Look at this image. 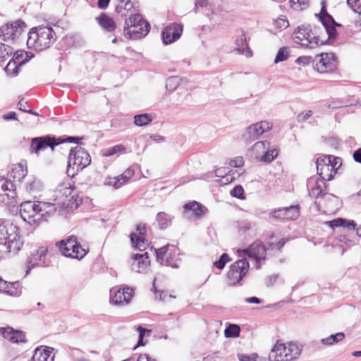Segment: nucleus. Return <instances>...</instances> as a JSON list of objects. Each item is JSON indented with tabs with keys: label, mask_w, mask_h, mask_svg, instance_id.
Instances as JSON below:
<instances>
[{
	"label": "nucleus",
	"mask_w": 361,
	"mask_h": 361,
	"mask_svg": "<svg viewBox=\"0 0 361 361\" xmlns=\"http://www.w3.org/2000/svg\"><path fill=\"white\" fill-rule=\"evenodd\" d=\"M23 245L19 228L10 221L0 222V257L17 253Z\"/></svg>",
	"instance_id": "nucleus-1"
},
{
	"label": "nucleus",
	"mask_w": 361,
	"mask_h": 361,
	"mask_svg": "<svg viewBox=\"0 0 361 361\" xmlns=\"http://www.w3.org/2000/svg\"><path fill=\"white\" fill-rule=\"evenodd\" d=\"M56 210L55 204L47 202L26 201L20 204V214L22 219L30 224L39 223L42 219L54 214Z\"/></svg>",
	"instance_id": "nucleus-2"
},
{
	"label": "nucleus",
	"mask_w": 361,
	"mask_h": 361,
	"mask_svg": "<svg viewBox=\"0 0 361 361\" xmlns=\"http://www.w3.org/2000/svg\"><path fill=\"white\" fill-rule=\"evenodd\" d=\"M56 39V35L51 26L39 25L29 31L27 45L30 49L41 51L50 47Z\"/></svg>",
	"instance_id": "nucleus-3"
},
{
	"label": "nucleus",
	"mask_w": 361,
	"mask_h": 361,
	"mask_svg": "<svg viewBox=\"0 0 361 361\" xmlns=\"http://www.w3.org/2000/svg\"><path fill=\"white\" fill-rule=\"evenodd\" d=\"M302 346L295 342L277 341L269 355V361H294L301 355Z\"/></svg>",
	"instance_id": "nucleus-4"
},
{
	"label": "nucleus",
	"mask_w": 361,
	"mask_h": 361,
	"mask_svg": "<svg viewBox=\"0 0 361 361\" xmlns=\"http://www.w3.org/2000/svg\"><path fill=\"white\" fill-rule=\"evenodd\" d=\"M293 39L295 43L309 49L324 44L327 40L320 35H317L316 30L314 32L310 25L299 26L294 31Z\"/></svg>",
	"instance_id": "nucleus-5"
},
{
	"label": "nucleus",
	"mask_w": 361,
	"mask_h": 361,
	"mask_svg": "<svg viewBox=\"0 0 361 361\" xmlns=\"http://www.w3.org/2000/svg\"><path fill=\"white\" fill-rule=\"evenodd\" d=\"M90 162V156L84 148L77 146L71 149L67 166L68 176L74 177L79 171L87 167Z\"/></svg>",
	"instance_id": "nucleus-6"
},
{
	"label": "nucleus",
	"mask_w": 361,
	"mask_h": 361,
	"mask_svg": "<svg viewBox=\"0 0 361 361\" xmlns=\"http://www.w3.org/2000/svg\"><path fill=\"white\" fill-rule=\"evenodd\" d=\"M149 24L140 13L130 15L126 19L124 31L130 39H140L147 35L149 31Z\"/></svg>",
	"instance_id": "nucleus-7"
},
{
	"label": "nucleus",
	"mask_w": 361,
	"mask_h": 361,
	"mask_svg": "<svg viewBox=\"0 0 361 361\" xmlns=\"http://www.w3.org/2000/svg\"><path fill=\"white\" fill-rule=\"evenodd\" d=\"M316 164L317 173L322 180H331L341 166V160L333 155H324L317 159Z\"/></svg>",
	"instance_id": "nucleus-8"
},
{
	"label": "nucleus",
	"mask_w": 361,
	"mask_h": 361,
	"mask_svg": "<svg viewBox=\"0 0 361 361\" xmlns=\"http://www.w3.org/2000/svg\"><path fill=\"white\" fill-rule=\"evenodd\" d=\"M56 246L59 249L63 255L67 257L80 259L83 258L87 250L77 241L74 235H71L65 240L56 243Z\"/></svg>",
	"instance_id": "nucleus-9"
},
{
	"label": "nucleus",
	"mask_w": 361,
	"mask_h": 361,
	"mask_svg": "<svg viewBox=\"0 0 361 361\" xmlns=\"http://www.w3.org/2000/svg\"><path fill=\"white\" fill-rule=\"evenodd\" d=\"M79 140V137L71 136L67 137L64 140L56 139L50 135L37 137L32 139L30 150L32 153L38 154L40 151L45 149L48 147L53 149L55 146L63 142L78 143Z\"/></svg>",
	"instance_id": "nucleus-10"
},
{
	"label": "nucleus",
	"mask_w": 361,
	"mask_h": 361,
	"mask_svg": "<svg viewBox=\"0 0 361 361\" xmlns=\"http://www.w3.org/2000/svg\"><path fill=\"white\" fill-rule=\"evenodd\" d=\"M249 268L250 264L246 259H239L233 263L227 274L228 285L234 286L239 284L246 276Z\"/></svg>",
	"instance_id": "nucleus-11"
},
{
	"label": "nucleus",
	"mask_w": 361,
	"mask_h": 361,
	"mask_svg": "<svg viewBox=\"0 0 361 361\" xmlns=\"http://www.w3.org/2000/svg\"><path fill=\"white\" fill-rule=\"evenodd\" d=\"M322 6L319 14L315 16L322 24V30L328 35V39H335L337 36L336 27H341L342 25L335 21L334 18L327 12L325 2L322 1Z\"/></svg>",
	"instance_id": "nucleus-12"
},
{
	"label": "nucleus",
	"mask_w": 361,
	"mask_h": 361,
	"mask_svg": "<svg viewBox=\"0 0 361 361\" xmlns=\"http://www.w3.org/2000/svg\"><path fill=\"white\" fill-rule=\"evenodd\" d=\"M272 128V124L267 121H262L248 126L243 134V139L247 143L257 140L264 133Z\"/></svg>",
	"instance_id": "nucleus-13"
},
{
	"label": "nucleus",
	"mask_w": 361,
	"mask_h": 361,
	"mask_svg": "<svg viewBox=\"0 0 361 361\" xmlns=\"http://www.w3.org/2000/svg\"><path fill=\"white\" fill-rule=\"evenodd\" d=\"M314 70L320 73L331 72L336 68L335 56L332 53L317 54L313 61Z\"/></svg>",
	"instance_id": "nucleus-14"
},
{
	"label": "nucleus",
	"mask_w": 361,
	"mask_h": 361,
	"mask_svg": "<svg viewBox=\"0 0 361 361\" xmlns=\"http://www.w3.org/2000/svg\"><path fill=\"white\" fill-rule=\"evenodd\" d=\"M16 197L14 183L4 176H0V203L12 206L16 202Z\"/></svg>",
	"instance_id": "nucleus-15"
},
{
	"label": "nucleus",
	"mask_w": 361,
	"mask_h": 361,
	"mask_svg": "<svg viewBox=\"0 0 361 361\" xmlns=\"http://www.w3.org/2000/svg\"><path fill=\"white\" fill-rule=\"evenodd\" d=\"M242 252L250 258L255 260L257 269L260 268L261 262H264L267 258V248L263 243L259 240L254 241L247 248L243 250Z\"/></svg>",
	"instance_id": "nucleus-16"
},
{
	"label": "nucleus",
	"mask_w": 361,
	"mask_h": 361,
	"mask_svg": "<svg viewBox=\"0 0 361 361\" xmlns=\"http://www.w3.org/2000/svg\"><path fill=\"white\" fill-rule=\"evenodd\" d=\"M25 23L22 20H17L13 23H7L0 27V35L4 37L15 39L24 31Z\"/></svg>",
	"instance_id": "nucleus-17"
},
{
	"label": "nucleus",
	"mask_w": 361,
	"mask_h": 361,
	"mask_svg": "<svg viewBox=\"0 0 361 361\" xmlns=\"http://www.w3.org/2000/svg\"><path fill=\"white\" fill-rule=\"evenodd\" d=\"M110 302L115 305H127L133 295V290L126 287L123 289L112 288L110 290Z\"/></svg>",
	"instance_id": "nucleus-18"
},
{
	"label": "nucleus",
	"mask_w": 361,
	"mask_h": 361,
	"mask_svg": "<svg viewBox=\"0 0 361 361\" xmlns=\"http://www.w3.org/2000/svg\"><path fill=\"white\" fill-rule=\"evenodd\" d=\"M183 32V26L178 23H173L162 31V40L165 44L174 42L180 38Z\"/></svg>",
	"instance_id": "nucleus-19"
},
{
	"label": "nucleus",
	"mask_w": 361,
	"mask_h": 361,
	"mask_svg": "<svg viewBox=\"0 0 361 361\" xmlns=\"http://www.w3.org/2000/svg\"><path fill=\"white\" fill-rule=\"evenodd\" d=\"M150 266V260L148 252L144 254H135L133 256L131 269L137 273H146Z\"/></svg>",
	"instance_id": "nucleus-20"
},
{
	"label": "nucleus",
	"mask_w": 361,
	"mask_h": 361,
	"mask_svg": "<svg viewBox=\"0 0 361 361\" xmlns=\"http://www.w3.org/2000/svg\"><path fill=\"white\" fill-rule=\"evenodd\" d=\"M0 334L6 339L16 343H25V335L22 331L14 330L10 326L1 327Z\"/></svg>",
	"instance_id": "nucleus-21"
},
{
	"label": "nucleus",
	"mask_w": 361,
	"mask_h": 361,
	"mask_svg": "<svg viewBox=\"0 0 361 361\" xmlns=\"http://www.w3.org/2000/svg\"><path fill=\"white\" fill-rule=\"evenodd\" d=\"M325 185L324 180H317L314 178H310L307 181V188L309 195L314 198L324 197L328 195L326 192L323 190V186ZM331 196V195H329Z\"/></svg>",
	"instance_id": "nucleus-22"
},
{
	"label": "nucleus",
	"mask_w": 361,
	"mask_h": 361,
	"mask_svg": "<svg viewBox=\"0 0 361 361\" xmlns=\"http://www.w3.org/2000/svg\"><path fill=\"white\" fill-rule=\"evenodd\" d=\"M169 248H172L174 250L173 246H171L169 245H165L158 250H155L157 260L161 264H164L166 266H169L173 269H176L179 267V264L177 262L171 263V257L170 253L168 252Z\"/></svg>",
	"instance_id": "nucleus-23"
},
{
	"label": "nucleus",
	"mask_w": 361,
	"mask_h": 361,
	"mask_svg": "<svg viewBox=\"0 0 361 361\" xmlns=\"http://www.w3.org/2000/svg\"><path fill=\"white\" fill-rule=\"evenodd\" d=\"M133 175V169L129 167L121 175L114 178H109L106 181V185H112L114 188L118 189L132 178Z\"/></svg>",
	"instance_id": "nucleus-24"
},
{
	"label": "nucleus",
	"mask_w": 361,
	"mask_h": 361,
	"mask_svg": "<svg viewBox=\"0 0 361 361\" xmlns=\"http://www.w3.org/2000/svg\"><path fill=\"white\" fill-rule=\"evenodd\" d=\"M23 188L25 192L35 196L36 194L42 190L43 183L38 178L30 176L27 178Z\"/></svg>",
	"instance_id": "nucleus-25"
},
{
	"label": "nucleus",
	"mask_w": 361,
	"mask_h": 361,
	"mask_svg": "<svg viewBox=\"0 0 361 361\" xmlns=\"http://www.w3.org/2000/svg\"><path fill=\"white\" fill-rule=\"evenodd\" d=\"M0 292L11 296H19L21 295L22 290L18 281L8 283L0 279Z\"/></svg>",
	"instance_id": "nucleus-26"
},
{
	"label": "nucleus",
	"mask_w": 361,
	"mask_h": 361,
	"mask_svg": "<svg viewBox=\"0 0 361 361\" xmlns=\"http://www.w3.org/2000/svg\"><path fill=\"white\" fill-rule=\"evenodd\" d=\"M51 350L53 348H37L32 357V361H54V355H51Z\"/></svg>",
	"instance_id": "nucleus-27"
},
{
	"label": "nucleus",
	"mask_w": 361,
	"mask_h": 361,
	"mask_svg": "<svg viewBox=\"0 0 361 361\" xmlns=\"http://www.w3.org/2000/svg\"><path fill=\"white\" fill-rule=\"evenodd\" d=\"M235 46V49L239 54L245 55L247 57L252 56V51L246 42V38L244 34L240 35L236 38Z\"/></svg>",
	"instance_id": "nucleus-28"
},
{
	"label": "nucleus",
	"mask_w": 361,
	"mask_h": 361,
	"mask_svg": "<svg viewBox=\"0 0 361 361\" xmlns=\"http://www.w3.org/2000/svg\"><path fill=\"white\" fill-rule=\"evenodd\" d=\"M96 19L99 25L107 32H113L116 27L114 20L111 17L108 16L106 13H102Z\"/></svg>",
	"instance_id": "nucleus-29"
},
{
	"label": "nucleus",
	"mask_w": 361,
	"mask_h": 361,
	"mask_svg": "<svg viewBox=\"0 0 361 361\" xmlns=\"http://www.w3.org/2000/svg\"><path fill=\"white\" fill-rule=\"evenodd\" d=\"M270 145V142L267 140L258 141L252 145L250 149V152L256 159L259 161L261 156L264 154L265 150L268 149Z\"/></svg>",
	"instance_id": "nucleus-30"
},
{
	"label": "nucleus",
	"mask_w": 361,
	"mask_h": 361,
	"mask_svg": "<svg viewBox=\"0 0 361 361\" xmlns=\"http://www.w3.org/2000/svg\"><path fill=\"white\" fill-rule=\"evenodd\" d=\"M27 174V166L25 164L20 163L16 166L11 171L9 176L13 178L14 180L21 181Z\"/></svg>",
	"instance_id": "nucleus-31"
},
{
	"label": "nucleus",
	"mask_w": 361,
	"mask_h": 361,
	"mask_svg": "<svg viewBox=\"0 0 361 361\" xmlns=\"http://www.w3.org/2000/svg\"><path fill=\"white\" fill-rule=\"evenodd\" d=\"M329 226L334 228L342 227L348 230H355L356 224L353 220H348L342 218H338L329 222Z\"/></svg>",
	"instance_id": "nucleus-32"
},
{
	"label": "nucleus",
	"mask_w": 361,
	"mask_h": 361,
	"mask_svg": "<svg viewBox=\"0 0 361 361\" xmlns=\"http://www.w3.org/2000/svg\"><path fill=\"white\" fill-rule=\"evenodd\" d=\"M173 216L165 212H159L157 214V221L160 229H166L172 222Z\"/></svg>",
	"instance_id": "nucleus-33"
},
{
	"label": "nucleus",
	"mask_w": 361,
	"mask_h": 361,
	"mask_svg": "<svg viewBox=\"0 0 361 361\" xmlns=\"http://www.w3.org/2000/svg\"><path fill=\"white\" fill-rule=\"evenodd\" d=\"M183 207L185 212L191 211L197 216H202L207 210L204 206L195 201L185 204Z\"/></svg>",
	"instance_id": "nucleus-34"
},
{
	"label": "nucleus",
	"mask_w": 361,
	"mask_h": 361,
	"mask_svg": "<svg viewBox=\"0 0 361 361\" xmlns=\"http://www.w3.org/2000/svg\"><path fill=\"white\" fill-rule=\"evenodd\" d=\"M130 240L133 246L140 251L145 250L147 246V241L144 236H140L137 233H131Z\"/></svg>",
	"instance_id": "nucleus-35"
},
{
	"label": "nucleus",
	"mask_w": 361,
	"mask_h": 361,
	"mask_svg": "<svg viewBox=\"0 0 361 361\" xmlns=\"http://www.w3.org/2000/svg\"><path fill=\"white\" fill-rule=\"evenodd\" d=\"M278 156V150L274 147H269L267 149L264 153L259 158V161L263 163H270L274 161Z\"/></svg>",
	"instance_id": "nucleus-36"
},
{
	"label": "nucleus",
	"mask_w": 361,
	"mask_h": 361,
	"mask_svg": "<svg viewBox=\"0 0 361 361\" xmlns=\"http://www.w3.org/2000/svg\"><path fill=\"white\" fill-rule=\"evenodd\" d=\"M345 338V334L342 332L330 335L329 336L321 339V343L325 345H332L341 341Z\"/></svg>",
	"instance_id": "nucleus-37"
},
{
	"label": "nucleus",
	"mask_w": 361,
	"mask_h": 361,
	"mask_svg": "<svg viewBox=\"0 0 361 361\" xmlns=\"http://www.w3.org/2000/svg\"><path fill=\"white\" fill-rule=\"evenodd\" d=\"M47 252H48L47 248L44 247H41L37 250V252H36V255L35 257V259H38L39 262H37L36 264L40 265V264H44V257L47 255ZM35 266V264L32 263L31 260L30 262H28L29 270L30 269H32V267H34Z\"/></svg>",
	"instance_id": "nucleus-38"
},
{
	"label": "nucleus",
	"mask_w": 361,
	"mask_h": 361,
	"mask_svg": "<svg viewBox=\"0 0 361 361\" xmlns=\"http://www.w3.org/2000/svg\"><path fill=\"white\" fill-rule=\"evenodd\" d=\"M286 211V220H294L300 216L299 204L284 207Z\"/></svg>",
	"instance_id": "nucleus-39"
},
{
	"label": "nucleus",
	"mask_w": 361,
	"mask_h": 361,
	"mask_svg": "<svg viewBox=\"0 0 361 361\" xmlns=\"http://www.w3.org/2000/svg\"><path fill=\"white\" fill-rule=\"evenodd\" d=\"M152 117L148 114H142L134 116V124L137 126H145L150 123Z\"/></svg>",
	"instance_id": "nucleus-40"
},
{
	"label": "nucleus",
	"mask_w": 361,
	"mask_h": 361,
	"mask_svg": "<svg viewBox=\"0 0 361 361\" xmlns=\"http://www.w3.org/2000/svg\"><path fill=\"white\" fill-rule=\"evenodd\" d=\"M240 328L238 325L230 324L224 330V336L226 338H235L239 336Z\"/></svg>",
	"instance_id": "nucleus-41"
},
{
	"label": "nucleus",
	"mask_w": 361,
	"mask_h": 361,
	"mask_svg": "<svg viewBox=\"0 0 361 361\" xmlns=\"http://www.w3.org/2000/svg\"><path fill=\"white\" fill-rule=\"evenodd\" d=\"M13 51L11 47L0 43V62H4L9 58Z\"/></svg>",
	"instance_id": "nucleus-42"
},
{
	"label": "nucleus",
	"mask_w": 361,
	"mask_h": 361,
	"mask_svg": "<svg viewBox=\"0 0 361 361\" xmlns=\"http://www.w3.org/2000/svg\"><path fill=\"white\" fill-rule=\"evenodd\" d=\"M269 217L276 220H286V211L284 207L270 210Z\"/></svg>",
	"instance_id": "nucleus-43"
},
{
	"label": "nucleus",
	"mask_w": 361,
	"mask_h": 361,
	"mask_svg": "<svg viewBox=\"0 0 361 361\" xmlns=\"http://www.w3.org/2000/svg\"><path fill=\"white\" fill-rule=\"evenodd\" d=\"M126 150V147L123 145H116L112 147L106 149L103 152L104 157H109L117 153L123 152Z\"/></svg>",
	"instance_id": "nucleus-44"
},
{
	"label": "nucleus",
	"mask_w": 361,
	"mask_h": 361,
	"mask_svg": "<svg viewBox=\"0 0 361 361\" xmlns=\"http://www.w3.org/2000/svg\"><path fill=\"white\" fill-rule=\"evenodd\" d=\"M288 49L287 47H282L278 51L276 56L274 59V63H278L281 61H284L288 58Z\"/></svg>",
	"instance_id": "nucleus-45"
},
{
	"label": "nucleus",
	"mask_w": 361,
	"mask_h": 361,
	"mask_svg": "<svg viewBox=\"0 0 361 361\" xmlns=\"http://www.w3.org/2000/svg\"><path fill=\"white\" fill-rule=\"evenodd\" d=\"M231 196L240 200H245L244 189L240 185L235 186L230 192Z\"/></svg>",
	"instance_id": "nucleus-46"
},
{
	"label": "nucleus",
	"mask_w": 361,
	"mask_h": 361,
	"mask_svg": "<svg viewBox=\"0 0 361 361\" xmlns=\"http://www.w3.org/2000/svg\"><path fill=\"white\" fill-rule=\"evenodd\" d=\"M19 66L16 65V62L13 59H11L5 68V71L8 74L16 75L18 73Z\"/></svg>",
	"instance_id": "nucleus-47"
},
{
	"label": "nucleus",
	"mask_w": 361,
	"mask_h": 361,
	"mask_svg": "<svg viewBox=\"0 0 361 361\" xmlns=\"http://www.w3.org/2000/svg\"><path fill=\"white\" fill-rule=\"evenodd\" d=\"M179 85V79L177 77H170L166 80V88L169 91H173Z\"/></svg>",
	"instance_id": "nucleus-48"
},
{
	"label": "nucleus",
	"mask_w": 361,
	"mask_h": 361,
	"mask_svg": "<svg viewBox=\"0 0 361 361\" xmlns=\"http://www.w3.org/2000/svg\"><path fill=\"white\" fill-rule=\"evenodd\" d=\"M347 4L355 13L361 16V0H347Z\"/></svg>",
	"instance_id": "nucleus-49"
},
{
	"label": "nucleus",
	"mask_w": 361,
	"mask_h": 361,
	"mask_svg": "<svg viewBox=\"0 0 361 361\" xmlns=\"http://www.w3.org/2000/svg\"><path fill=\"white\" fill-rule=\"evenodd\" d=\"M229 259L228 255L226 253H224L221 255L219 260L214 262V265L219 269H223Z\"/></svg>",
	"instance_id": "nucleus-50"
},
{
	"label": "nucleus",
	"mask_w": 361,
	"mask_h": 361,
	"mask_svg": "<svg viewBox=\"0 0 361 361\" xmlns=\"http://www.w3.org/2000/svg\"><path fill=\"white\" fill-rule=\"evenodd\" d=\"M275 27L278 29L283 30L288 26V21L284 17L279 18L274 22Z\"/></svg>",
	"instance_id": "nucleus-51"
},
{
	"label": "nucleus",
	"mask_w": 361,
	"mask_h": 361,
	"mask_svg": "<svg viewBox=\"0 0 361 361\" xmlns=\"http://www.w3.org/2000/svg\"><path fill=\"white\" fill-rule=\"evenodd\" d=\"M252 224L248 221H243L239 224L238 229L240 232L245 233L252 228Z\"/></svg>",
	"instance_id": "nucleus-52"
},
{
	"label": "nucleus",
	"mask_w": 361,
	"mask_h": 361,
	"mask_svg": "<svg viewBox=\"0 0 361 361\" xmlns=\"http://www.w3.org/2000/svg\"><path fill=\"white\" fill-rule=\"evenodd\" d=\"M313 61H314V59H312V56H303L298 57L296 59L295 63L298 65L305 66V65H308L310 63L313 62Z\"/></svg>",
	"instance_id": "nucleus-53"
},
{
	"label": "nucleus",
	"mask_w": 361,
	"mask_h": 361,
	"mask_svg": "<svg viewBox=\"0 0 361 361\" xmlns=\"http://www.w3.org/2000/svg\"><path fill=\"white\" fill-rule=\"evenodd\" d=\"M312 115V111L311 110L302 111L298 114V116L297 117V120L299 123H303L306 120H307Z\"/></svg>",
	"instance_id": "nucleus-54"
},
{
	"label": "nucleus",
	"mask_w": 361,
	"mask_h": 361,
	"mask_svg": "<svg viewBox=\"0 0 361 361\" xmlns=\"http://www.w3.org/2000/svg\"><path fill=\"white\" fill-rule=\"evenodd\" d=\"M238 357L240 361H257L258 356L257 354H252L251 355L238 354Z\"/></svg>",
	"instance_id": "nucleus-55"
},
{
	"label": "nucleus",
	"mask_w": 361,
	"mask_h": 361,
	"mask_svg": "<svg viewBox=\"0 0 361 361\" xmlns=\"http://www.w3.org/2000/svg\"><path fill=\"white\" fill-rule=\"evenodd\" d=\"M201 6V7H206V6H212V4L211 2L209 1V0H195V8H194V11L195 13H197V6Z\"/></svg>",
	"instance_id": "nucleus-56"
},
{
	"label": "nucleus",
	"mask_w": 361,
	"mask_h": 361,
	"mask_svg": "<svg viewBox=\"0 0 361 361\" xmlns=\"http://www.w3.org/2000/svg\"><path fill=\"white\" fill-rule=\"evenodd\" d=\"M244 161L242 157H238L230 161V164L233 167H240L243 165Z\"/></svg>",
	"instance_id": "nucleus-57"
},
{
	"label": "nucleus",
	"mask_w": 361,
	"mask_h": 361,
	"mask_svg": "<svg viewBox=\"0 0 361 361\" xmlns=\"http://www.w3.org/2000/svg\"><path fill=\"white\" fill-rule=\"evenodd\" d=\"M137 331L139 332V339H138V341H137V346H138V345H144L143 337H144L145 334L147 331V330H146V329L142 328V326H139L137 328Z\"/></svg>",
	"instance_id": "nucleus-58"
},
{
	"label": "nucleus",
	"mask_w": 361,
	"mask_h": 361,
	"mask_svg": "<svg viewBox=\"0 0 361 361\" xmlns=\"http://www.w3.org/2000/svg\"><path fill=\"white\" fill-rule=\"evenodd\" d=\"M120 1L121 4H124V6L118 5V7H123L127 11H129L133 7L132 3L129 0H120Z\"/></svg>",
	"instance_id": "nucleus-59"
},
{
	"label": "nucleus",
	"mask_w": 361,
	"mask_h": 361,
	"mask_svg": "<svg viewBox=\"0 0 361 361\" xmlns=\"http://www.w3.org/2000/svg\"><path fill=\"white\" fill-rule=\"evenodd\" d=\"M110 2V0H98L97 6L101 9H105Z\"/></svg>",
	"instance_id": "nucleus-60"
},
{
	"label": "nucleus",
	"mask_w": 361,
	"mask_h": 361,
	"mask_svg": "<svg viewBox=\"0 0 361 361\" xmlns=\"http://www.w3.org/2000/svg\"><path fill=\"white\" fill-rule=\"evenodd\" d=\"M353 158L356 162L361 163V148L354 152Z\"/></svg>",
	"instance_id": "nucleus-61"
},
{
	"label": "nucleus",
	"mask_w": 361,
	"mask_h": 361,
	"mask_svg": "<svg viewBox=\"0 0 361 361\" xmlns=\"http://www.w3.org/2000/svg\"><path fill=\"white\" fill-rule=\"evenodd\" d=\"M5 120H16V114L14 111H11L3 116Z\"/></svg>",
	"instance_id": "nucleus-62"
},
{
	"label": "nucleus",
	"mask_w": 361,
	"mask_h": 361,
	"mask_svg": "<svg viewBox=\"0 0 361 361\" xmlns=\"http://www.w3.org/2000/svg\"><path fill=\"white\" fill-rule=\"evenodd\" d=\"M173 296L171 295H168L166 292L161 291L159 293V298L161 301H166L168 298H171Z\"/></svg>",
	"instance_id": "nucleus-63"
},
{
	"label": "nucleus",
	"mask_w": 361,
	"mask_h": 361,
	"mask_svg": "<svg viewBox=\"0 0 361 361\" xmlns=\"http://www.w3.org/2000/svg\"><path fill=\"white\" fill-rule=\"evenodd\" d=\"M137 361H156L155 359H152L147 354L140 355Z\"/></svg>",
	"instance_id": "nucleus-64"
}]
</instances>
